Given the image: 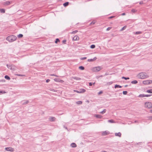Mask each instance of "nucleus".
Segmentation results:
<instances>
[{
	"instance_id": "1",
	"label": "nucleus",
	"mask_w": 152,
	"mask_h": 152,
	"mask_svg": "<svg viewBox=\"0 0 152 152\" xmlns=\"http://www.w3.org/2000/svg\"><path fill=\"white\" fill-rule=\"evenodd\" d=\"M137 77L140 79H144L149 77L148 75H147L145 72H141L137 75Z\"/></svg>"
},
{
	"instance_id": "2",
	"label": "nucleus",
	"mask_w": 152,
	"mask_h": 152,
	"mask_svg": "<svg viewBox=\"0 0 152 152\" xmlns=\"http://www.w3.org/2000/svg\"><path fill=\"white\" fill-rule=\"evenodd\" d=\"M17 39V37L15 35H11L8 37L7 38V40L10 42H12L15 41Z\"/></svg>"
},
{
	"instance_id": "3",
	"label": "nucleus",
	"mask_w": 152,
	"mask_h": 152,
	"mask_svg": "<svg viewBox=\"0 0 152 152\" xmlns=\"http://www.w3.org/2000/svg\"><path fill=\"white\" fill-rule=\"evenodd\" d=\"M102 69V67L100 66L94 67L92 69L93 71L95 72H97L100 71Z\"/></svg>"
},
{
	"instance_id": "4",
	"label": "nucleus",
	"mask_w": 152,
	"mask_h": 152,
	"mask_svg": "<svg viewBox=\"0 0 152 152\" xmlns=\"http://www.w3.org/2000/svg\"><path fill=\"white\" fill-rule=\"evenodd\" d=\"M145 107L148 108H152V103L151 102H145Z\"/></svg>"
},
{
	"instance_id": "5",
	"label": "nucleus",
	"mask_w": 152,
	"mask_h": 152,
	"mask_svg": "<svg viewBox=\"0 0 152 152\" xmlns=\"http://www.w3.org/2000/svg\"><path fill=\"white\" fill-rule=\"evenodd\" d=\"M7 66L8 69H10V70H15L16 68L13 65L7 64Z\"/></svg>"
},
{
	"instance_id": "6",
	"label": "nucleus",
	"mask_w": 152,
	"mask_h": 152,
	"mask_svg": "<svg viewBox=\"0 0 152 152\" xmlns=\"http://www.w3.org/2000/svg\"><path fill=\"white\" fill-rule=\"evenodd\" d=\"M143 84L145 85H148L151 84L152 83V80H147L143 81L142 82Z\"/></svg>"
},
{
	"instance_id": "7",
	"label": "nucleus",
	"mask_w": 152,
	"mask_h": 152,
	"mask_svg": "<svg viewBox=\"0 0 152 152\" xmlns=\"http://www.w3.org/2000/svg\"><path fill=\"white\" fill-rule=\"evenodd\" d=\"M5 149L7 151H13L14 150V149L11 147H7L5 148Z\"/></svg>"
},
{
	"instance_id": "8",
	"label": "nucleus",
	"mask_w": 152,
	"mask_h": 152,
	"mask_svg": "<svg viewBox=\"0 0 152 152\" xmlns=\"http://www.w3.org/2000/svg\"><path fill=\"white\" fill-rule=\"evenodd\" d=\"M54 80L55 81L57 82H60L61 83H63L64 82V81L63 80H61L59 78H56L54 79Z\"/></svg>"
},
{
	"instance_id": "9",
	"label": "nucleus",
	"mask_w": 152,
	"mask_h": 152,
	"mask_svg": "<svg viewBox=\"0 0 152 152\" xmlns=\"http://www.w3.org/2000/svg\"><path fill=\"white\" fill-rule=\"evenodd\" d=\"M109 132L108 131H105L103 132L102 133V134L103 135H106L108 134H109Z\"/></svg>"
},
{
	"instance_id": "10",
	"label": "nucleus",
	"mask_w": 152,
	"mask_h": 152,
	"mask_svg": "<svg viewBox=\"0 0 152 152\" xmlns=\"http://www.w3.org/2000/svg\"><path fill=\"white\" fill-rule=\"evenodd\" d=\"M56 119L55 118L53 117H50L49 118V120L51 121H54Z\"/></svg>"
},
{
	"instance_id": "11",
	"label": "nucleus",
	"mask_w": 152,
	"mask_h": 152,
	"mask_svg": "<svg viewBox=\"0 0 152 152\" xmlns=\"http://www.w3.org/2000/svg\"><path fill=\"white\" fill-rule=\"evenodd\" d=\"M97 57H94L93 59H89L88 60V61H95L97 59Z\"/></svg>"
},
{
	"instance_id": "12",
	"label": "nucleus",
	"mask_w": 152,
	"mask_h": 152,
	"mask_svg": "<svg viewBox=\"0 0 152 152\" xmlns=\"http://www.w3.org/2000/svg\"><path fill=\"white\" fill-rule=\"evenodd\" d=\"M94 116L97 118H101L102 117V116L100 115L95 114L94 115Z\"/></svg>"
},
{
	"instance_id": "13",
	"label": "nucleus",
	"mask_w": 152,
	"mask_h": 152,
	"mask_svg": "<svg viewBox=\"0 0 152 152\" xmlns=\"http://www.w3.org/2000/svg\"><path fill=\"white\" fill-rule=\"evenodd\" d=\"M11 3V2L9 1H5L4 2V4L6 5H10Z\"/></svg>"
},
{
	"instance_id": "14",
	"label": "nucleus",
	"mask_w": 152,
	"mask_h": 152,
	"mask_svg": "<svg viewBox=\"0 0 152 152\" xmlns=\"http://www.w3.org/2000/svg\"><path fill=\"white\" fill-rule=\"evenodd\" d=\"M72 78L73 79L77 80H81V79L80 78L78 77H72Z\"/></svg>"
},
{
	"instance_id": "15",
	"label": "nucleus",
	"mask_w": 152,
	"mask_h": 152,
	"mask_svg": "<svg viewBox=\"0 0 152 152\" xmlns=\"http://www.w3.org/2000/svg\"><path fill=\"white\" fill-rule=\"evenodd\" d=\"M70 146L72 148H75L77 147V145L75 143H71Z\"/></svg>"
},
{
	"instance_id": "16",
	"label": "nucleus",
	"mask_w": 152,
	"mask_h": 152,
	"mask_svg": "<svg viewBox=\"0 0 152 152\" xmlns=\"http://www.w3.org/2000/svg\"><path fill=\"white\" fill-rule=\"evenodd\" d=\"M79 39V37L77 36H75L73 38L74 40H77Z\"/></svg>"
},
{
	"instance_id": "17",
	"label": "nucleus",
	"mask_w": 152,
	"mask_h": 152,
	"mask_svg": "<svg viewBox=\"0 0 152 152\" xmlns=\"http://www.w3.org/2000/svg\"><path fill=\"white\" fill-rule=\"evenodd\" d=\"M115 135L116 136H118L119 137H120L121 136V133L120 132H119L118 133H116L115 134Z\"/></svg>"
},
{
	"instance_id": "18",
	"label": "nucleus",
	"mask_w": 152,
	"mask_h": 152,
	"mask_svg": "<svg viewBox=\"0 0 152 152\" xmlns=\"http://www.w3.org/2000/svg\"><path fill=\"white\" fill-rule=\"evenodd\" d=\"M69 4V2H66L63 4V6L65 7H66L68 6Z\"/></svg>"
},
{
	"instance_id": "19",
	"label": "nucleus",
	"mask_w": 152,
	"mask_h": 152,
	"mask_svg": "<svg viewBox=\"0 0 152 152\" xmlns=\"http://www.w3.org/2000/svg\"><path fill=\"white\" fill-rule=\"evenodd\" d=\"M80 91L81 92V93H82L85 92L86 91V90L85 89L82 88L80 89Z\"/></svg>"
},
{
	"instance_id": "20",
	"label": "nucleus",
	"mask_w": 152,
	"mask_h": 152,
	"mask_svg": "<svg viewBox=\"0 0 152 152\" xmlns=\"http://www.w3.org/2000/svg\"><path fill=\"white\" fill-rule=\"evenodd\" d=\"M5 78L8 80H10V77L8 75H6L4 77Z\"/></svg>"
},
{
	"instance_id": "21",
	"label": "nucleus",
	"mask_w": 152,
	"mask_h": 152,
	"mask_svg": "<svg viewBox=\"0 0 152 152\" xmlns=\"http://www.w3.org/2000/svg\"><path fill=\"white\" fill-rule=\"evenodd\" d=\"M131 83L132 84H136L138 83V81L136 80H133L131 81Z\"/></svg>"
},
{
	"instance_id": "22",
	"label": "nucleus",
	"mask_w": 152,
	"mask_h": 152,
	"mask_svg": "<svg viewBox=\"0 0 152 152\" xmlns=\"http://www.w3.org/2000/svg\"><path fill=\"white\" fill-rule=\"evenodd\" d=\"M121 87H122V86H121L119 85H117V84L115 85V88H121Z\"/></svg>"
},
{
	"instance_id": "23",
	"label": "nucleus",
	"mask_w": 152,
	"mask_h": 152,
	"mask_svg": "<svg viewBox=\"0 0 152 152\" xmlns=\"http://www.w3.org/2000/svg\"><path fill=\"white\" fill-rule=\"evenodd\" d=\"M145 94H140L139 95L138 97H145Z\"/></svg>"
},
{
	"instance_id": "24",
	"label": "nucleus",
	"mask_w": 152,
	"mask_h": 152,
	"mask_svg": "<svg viewBox=\"0 0 152 152\" xmlns=\"http://www.w3.org/2000/svg\"><path fill=\"white\" fill-rule=\"evenodd\" d=\"M79 69L81 70H83L84 69V67L83 66H79Z\"/></svg>"
},
{
	"instance_id": "25",
	"label": "nucleus",
	"mask_w": 152,
	"mask_h": 152,
	"mask_svg": "<svg viewBox=\"0 0 152 152\" xmlns=\"http://www.w3.org/2000/svg\"><path fill=\"white\" fill-rule=\"evenodd\" d=\"M142 32V31H137L135 32L134 34H135L138 35L140 34H141Z\"/></svg>"
},
{
	"instance_id": "26",
	"label": "nucleus",
	"mask_w": 152,
	"mask_h": 152,
	"mask_svg": "<svg viewBox=\"0 0 152 152\" xmlns=\"http://www.w3.org/2000/svg\"><path fill=\"white\" fill-rule=\"evenodd\" d=\"M29 102V101L26 100L23 103V105L26 104H28Z\"/></svg>"
},
{
	"instance_id": "27",
	"label": "nucleus",
	"mask_w": 152,
	"mask_h": 152,
	"mask_svg": "<svg viewBox=\"0 0 152 152\" xmlns=\"http://www.w3.org/2000/svg\"><path fill=\"white\" fill-rule=\"evenodd\" d=\"M106 111V110L105 109H104L100 113L102 114H103L105 113Z\"/></svg>"
},
{
	"instance_id": "28",
	"label": "nucleus",
	"mask_w": 152,
	"mask_h": 152,
	"mask_svg": "<svg viewBox=\"0 0 152 152\" xmlns=\"http://www.w3.org/2000/svg\"><path fill=\"white\" fill-rule=\"evenodd\" d=\"M23 35L22 34H19L18 35V38H21L23 37Z\"/></svg>"
},
{
	"instance_id": "29",
	"label": "nucleus",
	"mask_w": 152,
	"mask_h": 152,
	"mask_svg": "<svg viewBox=\"0 0 152 152\" xmlns=\"http://www.w3.org/2000/svg\"><path fill=\"white\" fill-rule=\"evenodd\" d=\"M108 122H110V123H113L115 122L114 120L113 119L109 120L108 121Z\"/></svg>"
},
{
	"instance_id": "30",
	"label": "nucleus",
	"mask_w": 152,
	"mask_h": 152,
	"mask_svg": "<svg viewBox=\"0 0 152 152\" xmlns=\"http://www.w3.org/2000/svg\"><path fill=\"white\" fill-rule=\"evenodd\" d=\"M122 79H124L126 80L129 79V77H122Z\"/></svg>"
},
{
	"instance_id": "31",
	"label": "nucleus",
	"mask_w": 152,
	"mask_h": 152,
	"mask_svg": "<svg viewBox=\"0 0 152 152\" xmlns=\"http://www.w3.org/2000/svg\"><path fill=\"white\" fill-rule=\"evenodd\" d=\"M146 92L148 93H152V89L147 90L146 91Z\"/></svg>"
},
{
	"instance_id": "32",
	"label": "nucleus",
	"mask_w": 152,
	"mask_h": 152,
	"mask_svg": "<svg viewBox=\"0 0 152 152\" xmlns=\"http://www.w3.org/2000/svg\"><path fill=\"white\" fill-rule=\"evenodd\" d=\"M0 11L1 13H4L5 12V10L4 9H1L0 10Z\"/></svg>"
},
{
	"instance_id": "33",
	"label": "nucleus",
	"mask_w": 152,
	"mask_h": 152,
	"mask_svg": "<svg viewBox=\"0 0 152 152\" xmlns=\"http://www.w3.org/2000/svg\"><path fill=\"white\" fill-rule=\"evenodd\" d=\"M126 28V26H124L120 30L121 31H123Z\"/></svg>"
},
{
	"instance_id": "34",
	"label": "nucleus",
	"mask_w": 152,
	"mask_h": 152,
	"mask_svg": "<svg viewBox=\"0 0 152 152\" xmlns=\"http://www.w3.org/2000/svg\"><path fill=\"white\" fill-rule=\"evenodd\" d=\"M78 32L77 30H75L72 31V32H71L70 33L71 34H75L77 32Z\"/></svg>"
},
{
	"instance_id": "35",
	"label": "nucleus",
	"mask_w": 152,
	"mask_h": 152,
	"mask_svg": "<svg viewBox=\"0 0 152 152\" xmlns=\"http://www.w3.org/2000/svg\"><path fill=\"white\" fill-rule=\"evenodd\" d=\"M60 42L59 39H58L57 38L56 39V40L55 41V43L56 44H57L58 42Z\"/></svg>"
},
{
	"instance_id": "36",
	"label": "nucleus",
	"mask_w": 152,
	"mask_h": 152,
	"mask_svg": "<svg viewBox=\"0 0 152 152\" xmlns=\"http://www.w3.org/2000/svg\"><path fill=\"white\" fill-rule=\"evenodd\" d=\"M6 92L5 91H4L1 90L0 91V94H4L6 93Z\"/></svg>"
},
{
	"instance_id": "37",
	"label": "nucleus",
	"mask_w": 152,
	"mask_h": 152,
	"mask_svg": "<svg viewBox=\"0 0 152 152\" xmlns=\"http://www.w3.org/2000/svg\"><path fill=\"white\" fill-rule=\"evenodd\" d=\"M95 47V45H92L90 46L91 48L94 49Z\"/></svg>"
},
{
	"instance_id": "38",
	"label": "nucleus",
	"mask_w": 152,
	"mask_h": 152,
	"mask_svg": "<svg viewBox=\"0 0 152 152\" xmlns=\"http://www.w3.org/2000/svg\"><path fill=\"white\" fill-rule=\"evenodd\" d=\"M76 103L77 104H80L82 103V102L81 101H78L76 102Z\"/></svg>"
},
{
	"instance_id": "39",
	"label": "nucleus",
	"mask_w": 152,
	"mask_h": 152,
	"mask_svg": "<svg viewBox=\"0 0 152 152\" xmlns=\"http://www.w3.org/2000/svg\"><path fill=\"white\" fill-rule=\"evenodd\" d=\"M74 92H76L78 93H81V92L80 91V89L79 90H74Z\"/></svg>"
},
{
	"instance_id": "40",
	"label": "nucleus",
	"mask_w": 152,
	"mask_h": 152,
	"mask_svg": "<svg viewBox=\"0 0 152 152\" xmlns=\"http://www.w3.org/2000/svg\"><path fill=\"white\" fill-rule=\"evenodd\" d=\"M96 23V21L95 20H93L92 21L90 24V25H92Z\"/></svg>"
},
{
	"instance_id": "41",
	"label": "nucleus",
	"mask_w": 152,
	"mask_h": 152,
	"mask_svg": "<svg viewBox=\"0 0 152 152\" xmlns=\"http://www.w3.org/2000/svg\"><path fill=\"white\" fill-rule=\"evenodd\" d=\"M95 84V83L94 82V83H91V82H90V83H89V86H92L93 84V85H94V84Z\"/></svg>"
},
{
	"instance_id": "42",
	"label": "nucleus",
	"mask_w": 152,
	"mask_h": 152,
	"mask_svg": "<svg viewBox=\"0 0 152 152\" xmlns=\"http://www.w3.org/2000/svg\"><path fill=\"white\" fill-rule=\"evenodd\" d=\"M127 93V92L126 91H124L123 92V94L124 95H126Z\"/></svg>"
},
{
	"instance_id": "43",
	"label": "nucleus",
	"mask_w": 152,
	"mask_h": 152,
	"mask_svg": "<svg viewBox=\"0 0 152 152\" xmlns=\"http://www.w3.org/2000/svg\"><path fill=\"white\" fill-rule=\"evenodd\" d=\"M16 75H17V76H25L24 75H21V74H16Z\"/></svg>"
},
{
	"instance_id": "44",
	"label": "nucleus",
	"mask_w": 152,
	"mask_h": 152,
	"mask_svg": "<svg viewBox=\"0 0 152 152\" xmlns=\"http://www.w3.org/2000/svg\"><path fill=\"white\" fill-rule=\"evenodd\" d=\"M136 11V10L134 9H132V12L133 13L135 12Z\"/></svg>"
},
{
	"instance_id": "45",
	"label": "nucleus",
	"mask_w": 152,
	"mask_h": 152,
	"mask_svg": "<svg viewBox=\"0 0 152 152\" xmlns=\"http://www.w3.org/2000/svg\"><path fill=\"white\" fill-rule=\"evenodd\" d=\"M144 4L145 3L143 2V1H141L140 2H139V4Z\"/></svg>"
},
{
	"instance_id": "46",
	"label": "nucleus",
	"mask_w": 152,
	"mask_h": 152,
	"mask_svg": "<svg viewBox=\"0 0 152 152\" xmlns=\"http://www.w3.org/2000/svg\"><path fill=\"white\" fill-rule=\"evenodd\" d=\"M111 28H112L111 27H108V28H107L106 30L109 31V30H110Z\"/></svg>"
},
{
	"instance_id": "47",
	"label": "nucleus",
	"mask_w": 152,
	"mask_h": 152,
	"mask_svg": "<svg viewBox=\"0 0 152 152\" xmlns=\"http://www.w3.org/2000/svg\"><path fill=\"white\" fill-rule=\"evenodd\" d=\"M86 58H87L86 57H84L81 58H80V59L82 60H84L86 59Z\"/></svg>"
},
{
	"instance_id": "48",
	"label": "nucleus",
	"mask_w": 152,
	"mask_h": 152,
	"mask_svg": "<svg viewBox=\"0 0 152 152\" xmlns=\"http://www.w3.org/2000/svg\"><path fill=\"white\" fill-rule=\"evenodd\" d=\"M50 76H55L56 77H58V76H57L56 75H55V74H51L50 75Z\"/></svg>"
},
{
	"instance_id": "49",
	"label": "nucleus",
	"mask_w": 152,
	"mask_h": 152,
	"mask_svg": "<svg viewBox=\"0 0 152 152\" xmlns=\"http://www.w3.org/2000/svg\"><path fill=\"white\" fill-rule=\"evenodd\" d=\"M102 93H103V92L102 91H99V92H98V94L100 95L101 94H102Z\"/></svg>"
},
{
	"instance_id": "50",
	"label": "nucleus",
	"mask_w": 152,
	"mask_h": 152,
	"mask_svg": "<svg viewBox=\"0 0 152 152\" xmlns=\"http://www.w3.org/2000/svg\"><path fill=\"white\" fill-rule=\"evenodd\" d=\"M151 95H151L147 94V95H145V97H149V96H151Z\"/></svg>"
},
{
	"instance_id": "51",
	"label": "nucleus",
	"mask_w": 152,
	"mask_h": 152,
	"mask_svg": "<svg viewBox=\"0 0 152 152\" xmlns=\"http://www.w3.org/2000/svg\"><path fill=\"white\" fill-rule=\"evenodd\" d=\"M50 91H53V92H56V91H57L56 90H55V89H51V90H50Z\"/></svg>"
},
{
	"instance_id": "52",
	"label": "nucleus",
	"mask_w": 152,
	"mask_h": 152,
	"mask_svg": "<svg viewBox=\"0 0 152 152\" xmlns=\"http://www.w3.org/2000/svg\"><path fill=\"white\" fill-rule=\"evenodd\" d=\"M66 42V40H63L62 41V42L64 43H65Z\"/></svg>"
},
{
	"instance_id": "53",
	"label": "nucleus",
	"mask_w": 152,
	"mask_h": 152,
	"mask_svg": "<svg viewBox=\"0 0 152 152\" xmlns=\"http://www.w3.org/2000/svg\"><path fill=\"white\" fill-rule=\"evenodd\" d=\"M50 80L49 79H47L46 80V83H48L50 81Z\"/></svg>"
},
{
	"instance_id": "54",
	"label": "nucleus",
	"mask_w": 152,
	"mask_h": 152,
	"mask_svg": "<svg viewBox=\"0 0 152 152\" xmlns=\"http://www.w3.org/2000/svg\"><path fill=\"white\" fill-rule=\"evenodd\" d=\"M125 14H126L125 13H124H124H122V14H121V15H122V16H123V15H125Z\"/></svg>"
},
{
	"instance_id": "55",
	"label": "nucleus",
	"mask_w": 152,
	"mask_h": 152,
	"mask_svg": "<svg viewBox=\"0 0 152 152\" xmlns=\"http://www.w3.org/2000/svg\"><path fill=\"white\" fill-rule=\"evenodd\" d=\"M149 118L150 119H152V116H150L149 117Z\"/></svg>"
},
{
	"instance_id": "56",
	"label": "nucleus",
	"mask_w": 152,
	"mask_h": 152,
	"mask_svg": "<svg viewBox=\"0 0 152 152\" xmlns=\"http://www.w3.org/2000/svg\"><path fill=\"white\" fill-rule=\"evenodd\" d=\"M108 75V74L107 73H106L104 76H106Z\"/></svg>"
},
{
	"instance_id": "57",
	"label": "nucleus",
	"mask_w": 152,
	"mask_h": 152,
	"mask_svg": "<svg viewBox=\"0 0 152 152\" xmlns=\"http://www.w3.org/2000/svg\"><path fill=\"white\" fill-rule=\"evenodd\" d=\"M115 16H110L109 17V18H114Z\"/></svg>"
},
{
	"instance_id": "58",
	"label": "nucleus",
	"mask_w": 152,
	"mask_h": 152,
	"mask_svg": "<svg viewBox=\"0 0 152 152\" xmlns=\"http://www.w3.org/2000/svg\"><path fill=\"white\" fill-rule=\"evenodd\" d=\"M103 76H104V75H100V76H99L98 77H103Z\"/></svg>"
},
{
	"instance_id": "59",
	"label": "nucleus",
	"mask_w": 152,
	"mask_h": 152,
	"mask_svg": "<svg viewBox=\"0 0 152 152\" xmlns=\"http://www.w3.org/2000/svg\"><path fill=\"white\" fill-rule=\"evenodd\" d=\"M101 152H107V151H102Z\"/></svg>"
},
{
	"instance_id": "60",
	"label": "nucleus",
	"mask_w": 152,
	"mask_h": 152,
	"mask_svg": "<svg viewBox=\"0 0 152 152\" xmlns=\"http://www.w3.org/2000/svg\"><path fill=\"white\" fill-rule=\"evenodd\" d=\"M128 86V85H126L124 86V87H127Z\"/></svg>"
},
{
	"instance_id": "61",
	"label": "nucleus",
	"mask_w": 152,
	"mask_h": 152,
	"mask_svg": "<svg viewBox=\"0 0 152 152\" xmlns=\"http://www.w3.org/2000/svg\"><path fill=\"white\" fill-rule=\"evenodd\" d=\"M110 84H111L112 83V82H109Z\"/></svg>"
},
{
	"instance_id": "62",
	"label": "nucleus",
	"mask_w": 152,
	"mask_h": 152,
	"mask_svg": "<svg viewBox=\"0 0 152 152\" xmlns=\"http://www.w3.org/2000/svg\"><path fill=\"white\" fill-rule=\"evenodd\" d=\"M151 113H152V110H151Z\"/></svg>"
},
{
	"instance_id": "63",
	"label": "nucleus",
	"mask_w": 152,
	"mask_h": 152,
	"mask_svg": "<svg viewBox=\"0 0 152 152\" xmlns=\"http://www.w3.org/2000/svg\"><path fill=\"white\" fill-rule=\"evenodd\" d=\"M137 121H135V122H137Z\"/></svg>"
},
{
	"instance_id": "64",
	"label": "nucleus",
	"mask_w": 152,
	"mask_h": 152,
	"mask_svg": "<svg viewBox=\"0 0 152 152\" xmlns=\"http://www.w3.org/2000/svg\"><path fill=\"white\" fill-rule=\"evenodd\" d=\"M65 129H67V128L66 127H65Z\"/></svg>"
}]
</instances>
